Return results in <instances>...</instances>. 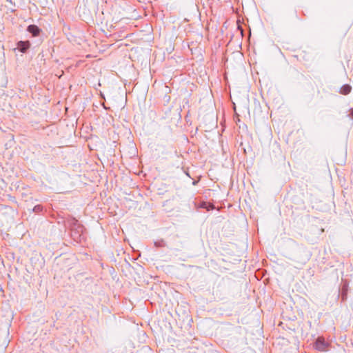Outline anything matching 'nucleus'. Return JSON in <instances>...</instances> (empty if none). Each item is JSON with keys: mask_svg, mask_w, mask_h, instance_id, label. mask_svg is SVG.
<instances>
[{"mask_svg": "<svg viewBox=\"0 0 353 353\" xmlns=\"http://www.w3.org/2000/svg\"><path fill=\"white\" fill-rule=\"evenodd\" d=\"M27 30L32 34L33 37L39 35L41 29L36 25H30L28 26Z\"/></svg>", "mask_w": 353, "mask_h": 353, "instance_id": "f03ea898", "label": "nucleus"}, {"mask_svg": "<svg viewBox=\"0 0 353 353\" xmlns=\"http://www.w3.org/2000/svg\"><path fill=\"white\" fill-rule=\"evenodd\" d=\"M42 209H43V208L41 205H37L34 206V211L37 212L41 211Z\"/></svg>", "mask_w": 353, "mask_h": 353, "instance_id": "0eeeda50", "label": "nucleus"}, {"mask_svg": "<svg viewBox=\"0 0 353 353\" xmlns=\"http://www.w3.org/2000/svg\"><path fill=\"white\" fill-rule=\"evenodd\" d=\"M329 343L325 341L323 337L319 336L316 339L314 347L318 351H327Z\"/></svg>", "mask_w": 353, "mask_h": 353, "instance_id": "f257e3e1", "label": "nucleus"}, {"mask_svg": "<svg viewBox=\"0 0 353 353\" xmlns=\"http://www.w3.org/2000/svg\"><path fill=\"white\" fill-rule=\"evenodd\" d=\"M341 297H342L343 301H345L347 298V293L345 292H343V293L341 294Z\"/></svg>", "mask_w": 353, "mask_h": 353, "instance_id": "6e6552de", "label": "nucleus"}, {"mask_svg": "<svg viewBox=\"0 0 353 353\" xmlns=\"http://www.w3.org/2000/svg\"><path fill=\"white\" fill-rule=\"evenodd\" d=\"M352 91V87L349 84H345L340 88L339 93L343 95H347Z\"/></svg>", "mask_w": 353, "mask_h": 353, "instance_id": "20e7f679", "label": "nucleus"}, {"mask_svg": "<svg viewBox=\"0 0 353 353\" xmlns=\"http://www.w3.org/2000/svg\"><path fill=\"white\" fill-rule=\"evenodd\" d=\"M156 248H164L166 246V243L163 239H157L154 243Z\"/></svg>", "mask_w": 353, "mask_h": 353, "instance_id": "39448f33", "label": "nucleus"}, {"mask_svg": "<svg viewBox=\"0 0 353 353\" xmlns=\"http://www.w3.org/2000/svg\"><path fill=\"white\" fill-rule=\"evenodd\" d=\"M207 205V203H204L201 206L203 208H205L207 209V210H210V209H213L214 208V205L212 204H208V206Z\"/></svg>", "mask_w": 353, "mask_h": 353, "instance_id": "423d86ee", "label": "nucleus"}, {"mask_svg": "<svg viewBox=\"0 0 353 353\" xmlns=\"http://www.w3.org/2000/svg\"><path fill=\"white\" fill-rule=\"evenodd\" d=\"M30 43L28 41H20L17 43V48L21 52H26V51L30 48Z\"/></svg>", "mask_w": 353, "mask_h": 353, "instance_id": "7ed1b4c3", "label": "nucleus"}, {"mask_svg": "<svg viewBox=\"0 0 353 353\" xmlns=\"http://www.w3.org/2000/svg\"><path fill=\"white\" fill-rule=\"evenodd\" d=\"M349 116L353 119V108L350 110V114Z\"/></svg>", "mask_w": 353, "mask_h": 353, "instance_id": "1a4fd4ad", "label": "nucleus"}]
</instances>
